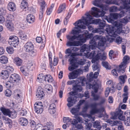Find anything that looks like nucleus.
<instances>
[{"mask_svg": "<svg viewBox=\"0 0 130 130\" xmlns=\"http://www.w3.org/2000/svg\"><path fill=\"white\" fill-rule=\"evenodd\" d=\"M67 38L69 40L66 43V45L68 47L82 45L87 40L85 36L80 34L78 36L68 35L67 36Z\"/></svg>", "mask_w": 130, "mask_h": 130, "instance_id": "f257e3e1", "label": "nucleus"}, {"mask_svg": "<svg viewBox=\"0 0 130 130\" xmlns=\"http://www.w3.org/2000/svg\"><path fill=\"white\" fill-rule=\"evenodd\" d=\"M122 24L116 21L114 22L113 26L108 25L105 30L109 35L112 37H115L117 34H121L126 33L125 31L122 30Z\"/></svg>", "mask_w": 130, "mask_h": 130, "instance_id": "f03ea898", "label": "nucleus"}, {"mask_svg": "<svg viewBox=\"0 0 130 130\" xmlns=\"http://www.w3.org/2000/svg\"><path fill=\"white\" fill-rule=\"evenodd\" d=\"M86 16V17H82L83 20L84 21H82L80 19L76 21L75 23L74 24V25L75 26H77L79 28L82 29H86V27L85 25L82 24H81L80 25H78V24L79 23H83L86 25H88L91 24L90 21L92 19V17L89 14H87Z\"/></svg>", "mask_w": 130, "mask_h": 130, "instance_id": "7ed1b4c3", "label": "nucleus"}, {"mask_svg": "<svg viewBox=\"0 0 130 130\" xmlns=\"http://www.w3.org/2000/svg\"><path fill=\"white\" fill-rule=\"evenodd\" d=\"M98 7L101 9V11L95 7H93L91 8L94 13V16L96 18L99 17L100 16H103L106 13V12L104 10L106 11L109 9L108 6L105 5H101Z\"/></svg>", "mask_w": 130, "mask_h": 130, "instance_id": "20e7f679", "label": "nucleus"}, {"mask_svg": "<svg viewBox=\"0 0 130 130\" xmlns=\"http://www.w3.org/2000/svg\"><path fill=\"white\" fill-rule=\"evenodd\" d=\"M86 78L83 77H80L75 80V83L72 85V89H82V86H84L86 83Z\"/></svg>", "mask_w": 130, "mask_h": 130, "instance_id": "39448f33", "label": "nucleus"}, {"mask_svg": "<svg viewBox=\"0 0 130 130\" xmlns=\"http://www.w3.org/2000/svg\"><path fill=\"white\" fill-rule=\"evenodd\" d=\"M129 59V56L127 55H125L124 57L123 62L119 65V69L117 71L118 73L121 74L125 72V69L127 67V61Z\"/></svg>", "mask_w": 130, "mask_h": 130, "instance_id": "423d86ee", "label": "nucleus"}, {"mask_svg": "<svg viewBox=\"0 0 130 130\" xmlns=\"http://www.w3.org/2000/svg\"><path fill=\"white\" fill-rule=\"evenodd\" d=\"M6 70H3L1 73L3 78L6 79L8 78L9 75L14 71L12 66H8L6 67Z\"/></svg>", "mask_w": 130, "mask_h": 130, "instance_id": "0eeeda50", "label": "nucleus"}, {"mask_svg": "<svg viewBox=\"0 0 130 130\" xmlns=\"http://www.w3.org/2000/svg\"><path fill=\"white\" fill-rule=\"evenodd\" d=\"M82 70L80 69L76 70L69 73V79H72L77 78L80 74L83 73Z\"/></svg>", "mask_w": 130, "mask_h": 130, "instance_id": "6e6552de", "label": "nucleus"}, {"mask_svg": "<svg viewBox=\"0 0 130 130\" xmlns=\"http://www.w3.org/2000/svg\"><path fill=\"white\" fill-rule=\"evenodd\" d=\"M69 60L70 62V64L71 65L68 68L69 71H72L78 67V64L76 62V60L75 58H70Z\"/></svg>", "mask_w": 130, "mask_h": 130, "instance_id": "1a4fd4ad", "label": "nucleus"}, {"mask_svg": "<svg viewBox=\"0 0 130 130\" xmlns=\"http://www.w3.org/2000/svg\"><path fill=\"white\" fill-rule=\"evenodd\" d=\"M93 23L95 24L98 25L97 26L100 29H103L106 25V21L102 20L100 19H94L93 21Z\"/></svg>", "mask_w": 130, "mask_h": 130, "instance_id": "9d476101", "label": "nucleus"}, {"mask_svg": "<svg viewBox=\"0 0 130 130\" xmlns=\"http://www.w3.org/2000/svg\"><path fill=\"white\" fill-rule=\"evenodd\" d=\"M101 87V85L96 82H95L92 84L89 83H86V88L92 89H99Z\"/></svg>", "mask_w": 130, "mask_h": 130, "instance_id": "9b49d317", "label": "nucleus"}, {"mask_svg": "<svg viewBox=\"0 0 130 130\" xmlns=\"http://www.w3.org/2000/svg\"><path fill=\"white\" fill-rule=\"evenodd\" d=\"M99 38V36L96 35L94 36L92 39L89 41L90 45H88L89 48L91 50H93L95 48V47L96 45V41L98 40V39Z\"/></svg>", "mask_w": 130, "mask_h": 130, "instance_id": "f8f14e48", "label": "nucleus"}, {"mask_svg": "<svg viewBox=\"0 0 130 130\" xmlns=\"http://www.w3.org/2000/svg\"><path fill=\"white\" fill-rule=\"evenodd\" d=\"M9 82L14 83L16 82L17 83L20 80V78L19 75L17 74H11L10 77Z\"/></svg>", "mask_w": 130, "mask_h": 130, "instance_id": "ddd939ff", "label": "nucleus"}, {"mask_svg": "<svg viewBox=\"0 0 130 130\" xmlns=\"http://www.w3.org/2000/svg\"><path fill=\"white\" fill-rule=\"evenodd\" d=\"M67 101L68 102L67 105L69 107H70L73 106L77 101V100L75 99L74 97L70 96L67 99Z\"/></svg>", "mask_w": 130, "mask_h": 130, "instance_id": "4468645a", "label": "nucleus"}, {"mask_svg": "<svg viewBox=\"0 0 130 130\" xmlns=\"http://www.w3.org/2000/svg\"><path fill=\"white\" fill-rule=\"evenodd\" d=\"M24 47L26 52H30L33 50L34 45L31 42H28L25 44Z\"/></svg>", "mask_w": 130, "mask_h": 130, "instance_id": "2eb2a0df", "label": "nucleus"}, {"mask_svg": "<svg viewBox=\"0 0 130 130\" xmlns=\"http://www.w3.org/2000/svg\"><path fill=\"white\" fill-rule=\"evenodd\" d=\"M19 123L22 126H26L28 123V121L27 119L23 117H21L19 119Z\"/></svg>", "mask_w": 130, "mask_h": 130, "instance_id": "dca6fc26", "label": "nucleus"}, {"mask_svg": "<svg viewBox=\"0 0 130 130\" xmlns=\"http://www.w3.org/2000/svg\"><path fill=\"white\" fill-rule=\"evenodd\" d=\"M105 110V109L103 107H102L99 109H92L90 112V114L93 115L94 114L98 113L103 112Z\"/></svg>", "mask_w": 130, "mask_h": 130, "instance_id": "f3484780", "label": "nucleus"}, {"mask_svg": "<svg viewBox=\"0 0 130 130\" xmlns=\"http://www.w3.org/2000/svg\"><path fill=\"white\" fill-rule=\"evenodd\" d=\"M99 38L98 39L99 40L98 42V45L99 46H104L106 42V40L104 38L101 36H99Z\"/></svg>", "mask_w": 130, "mask_h": 130, "instance_id": "a211bd4d", "label": "nucleus"}, {"mask_svg": "<svg viewBox=\"0 0 130 130\" xmlns=\"http://www.w3.org/2000/svg\"><path fill=\"white\" fill-rule=\"evenodd\" d=\"M26 20L29 23L32 24L35 22V17L32 14H29L27 15Z\"/></svg>", "mask_w": 130, "mask_h": 130, "instance_id": "6ab92c4d", "label": "nucleus"}, {"mask_svg": "<svg viewBox=\"0 0 130 130\" xmlns=\"http://www.w3.org/2000/svg\"><path fill=\"white\" fill-rule=\"evenodd\" d=\"M3 119L5 120L4 122L10 128H12V120L9 118L4 117Z\"/></svg>", "mask_w": 130, "mask_h": 130, "instance_id": "aec40b11", "label": "nucleus"}, {"mask_svg": "<svg viewBox=\"0 0 130 130\" xmlns=\"http://www.w3.org/2000/svg\"><path fill=\"white\" fill-rule=\"evenodd\" d=\"M45 95L44 92L43 90H37L36 92V96L38 100L41 99Z\"/></svg>", "mask_w": 130, "mask_h": 130, "instance_id": "412c9836", "label": "nucleus"}, {"mask_svg": "<svg viewBox=\"0 0 130 130\" xmlns=\"http://www.w3.org/2000/svg\"><path fill=\"white\" fill-rule=\"evenodd\" d=\"M8 9L9 11H13L16 9V6L14 3L11 2L8 3Z\"/></svg>", "mask_w": 130, "mask_h": 130, "instance_id": "4be33fe9", "label": "nucleus"}, {"mask_svg": "<svg viewBox=\"0 0 130 130\" xmlns=\"http://www.w3.org/2000/svg\"><path fill=\"white\" fill-rule=\"evenodd\" d=\"M0 110L4 115L9 116L10 115L11 111L8 108L2 107L0 108Z\"/></svg>", "mask_w": 130, "mask_h": 130, "instance_id": "5701e85b", "label": "nucleus"}, {"mask_svg": "<svg viewBox=\"0 0 130 130\" xmlns=\"http://www.w3.org/2000/svg\"><path fill=\"white\" fill-rule=\"evenodd\" d=\"M5 24L7 28L10 31H12L13 30V25L11 22L8 20L7 21Z\"/></svg>", "mask_w": 130, "mask_h": 130, "instance_id": "b1692460", "label": "nucleus"}, {"mask_svg": "<svg viewBox=\"0 0 130 130\" xmlns=\"http://www.w3.org/2000/svg\"><path fill=\"white\" fill-rule=\"evenodd\" d=\"M14 63L18 66H20L22 63V60L20 58L17 57L15 58L13 60Z\"/></svg>", "mask_w": 130, "mask_h": 130, "instance_id": "393cba45", "label": "nucleus"}, {"mask_svg": "<svg viewBox=\"0 0 130 130\" xmlns=\"http://www.w3.org/2000/svg\"><path fill=\"white\" fill-rule=\"evenodd\" d=\"M88 45H87L85 44H84L82 46L80 50V51L81 52H84L86 53V52L88 51H90L91 50L90 48H89Z\"/></svg>", "mask_w": 130, "mask_h": 130, "instance_id": "a878e982", "label": "nucleus"}, {"mask_svg": "<svg viewBox=\"0 0 130 130\" xmlns=\"http://www.w3.org/2000/svg\"><path fill=\"white\" fill-rule=\"evenodd\" d=\"M20 71L25 76H27L28 74V72L29 71L26 66H23L20 68Z\"/></svg>", "mask_w": 130, "mask_h": 130, "instance_id": "bb28decb", "label": "nucleus"}, {"mask_svg": "<svg viewBox=\"0 0 130 130\" xmlns=\"http://www.w3.org/2000/svg\"><path fill=\"white\" fill-rule=\"evenodd\" d=\"M93 127L94 128H97L99 130H100L102 128V126L100 124V122L98 120H96L94 122H93Z\"/></svg>", "mask_w": 130, "mask_h": 130, "instance_id": "cd10ccee", "label": "nucleus"}, {"mask_svg": "<svg viewBox=\"0 0 130 130\" xmlns=\"http://www.w3.org/2000/svg\"><path fill=\"white\" fill-rule=\"evenodd\" d=\"M123 86V84L119 83L117 84H113L112 86V88L117 89H121Z\"/></svg>", "mask_w": 130, "mask_h": 130, "instance_id": "c85d7f7f", "label": "nucleus"}, {"mask_svg": "<svg viewBox=\"0 0 130 130\" xmlns=\"http://www.w3.org/2000/svg\"><path fill=\"white\" fill-rule=\"evenodd\" d=\"M45 76L42 73H40L38 75L37 77V80L39 82H42L45 80Z\"/></svg>", "mask_w": 130, "mask_h": 130, "instance_id": "c756f323", "label": "nucleus"}, {"mask_svg": "<svg viewBox=\"0 0 130 130\" xmlns=\"http://www.w3.org/2000/svg\"><path fill=\"white\" fill-rule=\"evenodd\" d=\"M20 38L22 40H25L27 38V36L24 32L22 31H20L19 33Z\"/></svg>", "mask_w": 130, "mask_h": 130, "instance_id": "7c9ffc66", "label": "nucleus"}, {"mask_svg": "<svg viewBox=\"0 0 130 130\" xmlns=\"http://www.w3.org/2000/svg\"><path fill=\"white\" fill-rule=\"evenodd\" d=\"M0 61L2 63H6L8 62V58L5 56H2L0 57Z\"/></svg>", "mask_w": 130, "mask_h": 130, "instance_id": "2f4dec72", "label": "nucleus"}, {"mask_svg": "<svg viewBox=\"0 0 130 130\" xmlns=\"http://www.w3.org/2000/svg\"><path fill=\"white\" fill-rule=\"evenodd\" d=\"M111 117L110 118L113 120H116L117 119V117L119 115L117 111L113 112H111L110 113Z\"/></svg>", "mask_w": 130, "mask_h": 130, "instance_id": "473e14b6", "label": "nucleus"}, {"mask_svg": "<svg viewBox=\"0 0 130 130\" xmlns=\"http://www.w3.org/2000/svg\"><path fill=\"white\" fill-rule=\"evenodd\" d=\"M66 8V5L64 4H62L60 5L58 9L57 13H61L63 10H65Z\"/></svg>", "mask_w": 130, "mask_h": 130, "instance_id": "72a5a7b5", "label": "nucleus"}, {"mask_svg": "<svg viewBox=\"0 0 130 130\" xmlns=\"http://www.w3.org/2000/svg\"><path fill=\"white\" fill-rule=\"evenodd\" d=\"M79 28L78 27H75V29H77V30H75L74 29H73L71 32V33L73 35H75L76 34H78L79 33L81 32V30L80 29H79Z\"/></svg>", "mask_w": 130, "mask_h": 130, "instance_id": "f704fd0d", "label": "nucleus"}, {"mask_svg": "<svg viewBox=\"0 0 130 130\" xmlns=\"http://www.w3.org/2000/svg\"><path fill=\"white\" fill-rule=\"evenodd\" d=\"M53 80V79L52 76L49 74L46 75H45V81H47L48 83H51Z\"/></svg>", "mask_w": 130, "mask_h": 130, "instance_id": "c9c22d12", "label": "nucleus"}, {"mask_svg": "<svg viewBox=\"0 0 130 130\" xmlns=\"http://www.w3.org/2000/svg\"><path fill=\"white\" fill-rule=\"evenodd\" d=\"M127 76L126 75H122L119 77V83L124 84L125 82V79L127 78Z\"/></svg>", "mask_w": 130, "mask_h": 130, "instance_id": "e433bc0d", "label": "nucleus"}, {"mask_svg": "<svg viewBox=\"0 0 130 130\" xmlns=\"http://www.w3.org/2000/svg\"><path fill=\"white\" fill-rule=\"evenodd\" d=\"M18 39H19L18 37L15 36H10L8 40L9 44L15 41V40H16Z\"/></svg>", "mask_w": 130, "mask_h": 130, "instance_id": "4c0bfd02", "label": "nucleus"}, {"mask_svg": "<svg viewBox=\"0 0 130 130\" xmlns=\"http://www.w3.org/2000/svg\"><path fill=\"white\" fill-rule=\"evenodd\" d=\"M28 125L31 128L35 127L36 126V122L33 120L30 119L28 121Z\"/></svg>", "mask_w": 130, "mask_h": 130, "instance_id": "58836bf2", "label": "nucleus"}, {"mask_svg": "<svg viewBox=\"0 0 130 130\" xmlns=\"http://www.w3.org/2000/svg\"><path fill=\"white\" fill-rule=\"evenodd\" d=\"M90 51H88V52H86V53H84V54L86 56L89 57H93L94 55V54L95 53L94 52H92L91 53H90Z\"/></svg>", "mask_w": 130, "mask_h": 130, "instance_id": "ea45409f", "label": "nucleus"}, {"mask_svg": "<svg viewBox=\"0 0 130 130\" xmlns=\"http://www.w3.org/2000/svg\"><path fill=\"white\" fill-rule=\"evenodd\" d=\"M92 67L94 71L97 70V71H99L100 70V65L98 63H96V64H93Z\"/></svg>", "mask_w": 130, "mask_h": 130, "instance_id": "a19ab883", "label": "nucleus"}, {"mask_svg": "<svg viewBox=\"0 0 130 130\" xmlns=\"http://www.w3.org/2000/svg\"><path fill=\"white\" fill-rule=\"evenodd\" d=\"M91 95L93 97V100L95 101L98 100L100 98L99 95L96 94L93 92L92 93Z\"/></svg>", "mask_w": 130, "mask_h": 130, "instance_id": "79ce46f5", "label": "nucleus"}, {"mask_svg": "<svg viewBox=\"0 0 130 130\" xmlns=\"http://www.w3.org/2000/svg\"><path fill=\"white\" fill-rule=\"evenodd\" d=\"M42 103L41 102H36L34 105V108H36L39 107H43Z\"/></svg>", "mask_w": 130, "mask_h": 130, "instance_id": "37998d69", "label": "nucleus"}, {"mask_svg": "<svg viewBox=\"0 0 130 130\" xmlns=\"http://www.w3.org/2000/svg\"><path fill=\"white\" fill-rule=\"evenodd\" d=\"M79 111V110L77 109L76 107V108L73 107L71 111V112L72 114L73 115H74L75 116H77L78 115L77 113Z\"/></svg>", "mask_w": 130, "mask_h": 130, "instance_id": "c03bdc74", "label": "nucleus"}, {"mask_svg": "<svg viewBox=\"0 0 130 130\" xmlns=\"http://www.w3.org/2000/svg\"><path fill=\"white\" fill-rule=\"evenodd\" d=\"M73 91L70 92L69 93L70 96H74L76 95L77 94V92L78 91L81 92L83 90H73Z\"/></svg>", "mask_w": 130, "mask_h": 130, "instance_id": "a18cd8bd", "label": "nucleus"}, {"mask_svg": "<svg viewBox=\"0 0 130 130\" xmlns=\"http://www.w3.org/2000/svg\"><path fill=\"white\" fill-rule=\"evenodd\" d=\"M20 116H25L27 113V111L26 110L23 108H22L21 110L19 112Z\"/></svg>", "mask_w": 130, "mask_h": 130, "instance_id": "49530a36", "label": "nucleus"}, {"mask_svg": "<svg viewBox=\"0 0 130 130\" xmlns=\"http://www.w3.org/2000/svg\"><path fill=\"white\" fill-rule=\"evenodd\" d=\"M19 39L16 40L12 42L9 44L11 46L14 47H16L19 43Z\"/></svg>", "mask_w": 130, "mask_h": 130, "instance_id": "de8ad7c7", "label": "nucleus"}, {"mask_svg": "<svg viewBox=\"0 0 130 130\" xmlns=\"http://www.w3.org/2000/svg\"><path fill=\"white\" fill-rule=\"evenodd\" d=\"M110 16L113 20L116 19L118 18L119 14L117 13H110Z\"/></svg>", "mask_w": 130, "mask_h": 130, "instance_id": "09e8293b", "label": "nucleus"}, {"mask_svg": "<svg viewBox=\"0 0 130 130\" xmlns=\"http://www.w3.org/2000/svg\"><path fill=\"white\" fill-rule=\"evenodd\" d=\"M86 122H87V123H85V124H86L85 128L87 130H90L91 129V127L92 126V124L91 123H88V121H86Z\"/></svg>", "mask_w": 130, "mask_h": 130, "instance_id": "8fccbe9b", "label": "nucleus"}, {"mask_svg": "<svg viewBox=\"0 0 130 130\" xmlns=\"http://www.w3.org/2000/svg\"><path fill=\"white\" fill-rule=\"evenodd\" d=\"M35 111L37 113L41 114L42 113L43 111V107H39L37 108L34 109Z\"/></svg>", "mask_w": 130, "mask_h": 130, "instance_id": "3c124183", "label": "nucleus"}, {"mask_svg": "<svg viewBox=\"0 0 130 130\" xmlns=\"http://www.w3.org/2000/svg\"><path fill=\"white\" fill-rule=\"evenodd\" d=\"M39 125L38 124L36 126L35 128V130H46V128H44L40 124Z\"/></svg>", "mask_w": 130, "mask_h": 130, "instance_id": "603ef678", "label": "nucleus"}, {"mask_svg": "<svg viewBox=\"0 0 130 130\" xmlns=\"http://www.w3.org/2000/svg\"><path fill=\"white\" fill-rule=\"evenodd\" d=\"M6 50L7 52L9 54H12L14 51V49L12 47L8 46L6 48Z\"/></svg>", "mask_w": 130, "mask_h": 130, "instance_id": "864d4df0", "label": "nucleus"}, {"mask_svg": "<svg viewBox=\"0 0 130 130\" xmlns=\"http://www.w3.org/2000/svg\"><path fill=\"white\" fill-rule=\"evenodd\" d=\"M124 9L127 10L129 8V6L127 3L126 0H124L123 2Z\"/></svg>", "mask_w": 130, "mask_h": 130, "instance_id": "5fc2aeb1", "label": "nucleus"}, {"mask_svg": "<svg viewBox=\"0 0 130 130\" xmlns=\"http://www.w3.org/2000/svg\"><path fill=\"white\" fill-rule=\"evenodd\" d=\"M17 113L15 111H10V115H9V116L13 119L17 117Z\"/></svg>", "mask_w": 130, "mask_h": 130, "instance_id": "6e6d98bb", "label": "nucleus"}, {"mask_svg": "<svg viewBox=\"0 0 130 130\" xmlns=\"http://www.w3.org/2000/svg\"><path fill=\"white\" fill-rule=\"evenodd\" d=\"M27 3L25 1H23L21 3V7L22 8H26L27 6Z\"/></svg>", "mask_w": 130, "mask_h": 130, "instance_id": "4d7b16f0", "label": "nucleus"}, {"mask_svg": "<svg viewBox=\"0 0 130 130\" xmlns=\"http://www.w3.org/2000/svg\"><path fill=\"white\" fill-rule=\"evenodd\" d=\"M99 105L98 103L96 102L91 103L90 104V107L92 109H98L97 108L98 106Z\"/></svg>", "mask_w": 130, "mask_h": 130, "instance_id": "13d9d810", "label": "nucleus"}, {"mask_svg": "<svg viewBox=\"0 0 130 130\" xmlns=\"http://www.w3.org/2000/svg\"><path fill=\"white\" fill-rule=\"evenodd\" d=\"M5 94L6 96L10 97L12 94L11 90H5Z\"/></svg>", "mask_w": 130, "mask_h": 130, "instance_id": "bf43d9fd", "label": "nucleus"}, {"mask_svg": "<svg viewBox=\"0 0 130 130\" xmlns=\"http://www.w3.org/2000/svg\"><path fill=\"white\" fill-rule=\"evenodd\" d=\"M100 58V57L98 54H97L95 56V58H93L92 59V63H94V64H96V63H98L97 61L98 59Z\"/></svg>", "mask_w": 130, "mask_h": 130, "instance_id": "052dcab7", "label": "nucleus"}, {"mask_svg": "<svg viewBox=\"0 0 130 130\" xmlns=\"http://www.w3.org/2000/svg\"><path fill=\"white\" fill-rule=\"evenodd\" d=\"M29 52L30 53V54L31 56L33 57L36 56L37 54V51L36 50L34 49H33V50H31V51L30 52Z\"/></svg>", "mask_w": 130, "mask_h": 130, "instance_id": "680f3d73", "label": "nucleus"}, {"mask_svg": "<svg viewBox=\"0 0 130 130\" xmlns=\"http://www.w3.org/2000/svg\"><path fill=\"white\" fill-rule=\"evenodd\" d=\"M101 0H95L93 2V4L94 6L97 7H99L101 5H100L99 3L101 2Z\"/></svg>", "mask_w": 130, "mask_h": 130, "instance_id": "e2e57ef3", "label": "nucleus"}, {"mask_svg": "<svg viewBox=\"0 0 130 130\" xmlns=\"http://www.w3.org/2000/svg\"><path fill=\"white\" fill-rule=\"evenodd\" d=\"M86 60L84 59H81L77 62L78 65H83L85 64Z\"/></svg>", "mask_w": 130, "mask_h": 130, "instance_id": "0e129e2a", "label": "nucleus"}, {"mask_svg": "<svg viewBox=\"0 0 130 130\" xmlns=\"http://www.w3.org/2000/svg\"><path fill=\"white\" fill-rule=\"evenodd\" d=\"M43 89H52V87L51 85L47 84L45 85H44Z\"/></svg>", "mask_w": 130, "mask_h": 130, "instance_id": "69168bd1", "label": "nucleus"}, {"mask_svg": "<svg viewBox=\"0 0 130 130\" xmlns=\"http://www.w3.org/2000/svg\"><path fill=\"white\" fill-rule=\"evenodd\" d=\"M100 30L101 29L98 27V28L93 30L92 31V32L93 33H97L101 34V33L102 31H101Z\"/></svg>", "mask_w": 130, "mask_h": 130, "instance_id": "338daca9", "label": "nucleus"}, {"mask_svg": "<svg viewBox=\"0 0 130 130\" xmlns=\"http://www.w3.org/2000/svg\"><path fill=\"white\" fill-rule=\"evenodd\" d=\"M127 119L126 122H125V124L127 126H129L130 125V116L127 117Z\"/></svg>", "mask_w": 130, "mask_h": 130, "instance_id": "774afa93", "label": "nucleus"}]
</instances>
